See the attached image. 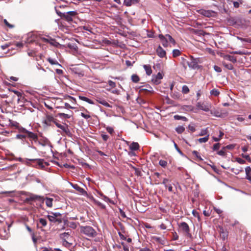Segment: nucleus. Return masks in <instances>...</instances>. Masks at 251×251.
I'll return each instance as SVG.
<instances>
[{
  "instance_id": "1",
  "label": "nucleus",
  "mask_w": 251,
  "mask_h": 251,
  "mask_svg": "<svg viewBox=\"0 0 251 251\" xmlns=\"http://www.w3.org/2000/svg\"><path fill=\"white\" fill-rule=\"evenodd\" d=\"M158 37L162 45L164 47H167L169 46V43H172L173 45H175L176 44L175 40L169 34H166L165 35L159 34Z\"/></svg>"
},
{
  "instance_id": "2",
  "label": "nucleus",
  "mask_w": 251,
  "mask_h": 251,
  "mask_svg": "<svg viewBox=\"0 0 251 251\" xmlns=\"http://www.w3.org/2000/svg\"><path fill=\"white\" fill-rule=\"evenodd\" d=\"M80 232L89 237H95L97 234L96 231L90 226H81Z\"/></svg>"
},
{
  "instance_id": "3",
  "label": "nucleus",
  "mask_w": 251,
  "mask_h": 251,
  "mask_svg": "<svg viewBox=\"0 0 251 251\" xmlns=\"http://www.w3.org/2000/svg\"><path fill=\"white\" fill-rule=\"evenodd\" d=\"M182 64L185 70L187 68L186 65H187L191 69H195L198 67L197 60L192 56H191L190 58L188 60L184 59Z\"/></svg>"
},
{
  "instance_id": "4",
  "label": "nucleus",
  "mask_w": 251,
  "mask_h": 251,
  "mask_svg": "<svg viewBox=\"0 0 251 251\" xmlns=\"http://www.w3.org/2000/svg\"><path fill=\"white\" fill-rule=\"evenodd\" d=\"M77 14V12L75 11H72L63 13L62 19L70 22L73 21V18Z\"/></svg>"
},
{
  "instance_id": "5",
  "label": "nucleus",
  "mask_w": 251,
  "mask_h": 251,
  "mask_svg": "<svg viewBox=\"0 0 251 251\" xmlns=\"http://www.w3.org/2000/svg\"><path fill=\"white\" fill-rule=\"evenodd\" d=\"M197 107L204 111L208 112L211 108V104L209 102H199L197 103Z\"/></svg>"
},
{
  "instance_id": "6",
  "label": "nucleus",
  "mask_w": 251,
  "mask_h": 251,
  "mask_svg": "<svg viewBox=\"0 0 251 251\" xmlns=\"http://www.w3.org/2000/svg\"><path fill=\"white\" fill-rule=\"evenodd\" d=\"M55 125L56 126L61 129L62 131L67 135L70 136L71 135V133L70 132V129L68 128V126L66 124L61 125L58 123L57 122H55Z\"/></svg>"
},
{
  "instance_id": "7",
  "label": "nucleus",
  "mask_w": 251,
  "mask_h": 251,
  "mask_svg": "<svg viewBox=\"0 0 251 251\" xmlns=\"http://www.w3.org/2000/svg\"><path fill=\"white\" fill-rule=\"evenodd\" d=\"M179 227L180 230L184 233L185 235H190V229L188 225L185 222L181 223Z\"/></svg>"
},
{
  "instance_id": "8",
  "label": "nucleus",
  "mask_w": 251,
  "mask_h": 251,
  "mask_svg": "<svg viewBox=\"0 0 251 251\" xmlns=\"http://www.w3.org/2000/svg\"><path fill=\"white\" fill-rule=\"evenodd\" d=\"M199 13L206 17H213L215 15V12L212 10H205V9H200L199 11Z\"/></svg>"
},
{
  "instance_id": "9",
  "label": "nucleus",
  "mask_w": 251,
  "mask_h": 251,
  "mask_svg": "<svg viewBox=\"0 0 251 251\" xmlns=\"http://www.w3.org/2000/svg\"><path fill=\"white\" fill-rule=\"evenodd\" d=\"M162 74L159 72L156 75H152L151 81L153 84L155 85H158L160 83V80L161 79H162Z\"/></svg>"
},
{
  "instance_id": "10",
  "label": "nucleus",
  "mask_w": 251,
  "mask_h": 251,
  "mask_svg": "<svg viewBox=\"0 0 251 251\" xmlns=\"http://www.w3.org/2000/svg\"><path fill=\"white\" fill-rule=\"evenodd\" d=\"M61 215L59 213H53L52 212L50 215L47 216L49 220L51 222H56L57 221H61L60 220H58L57 218L61 217Z\"/></svg>"
},
{
  "instance_id": "11",
  "label": "nucleus",
  "mask_w": 251,
  "mask_h": 251,
  "mask_svg": "<svg viewBox=\"0 0 251 251\" xmlns=\"http://www.w3.org/2000/svg\"><path fill=\"white\" fill-rule=\"evenodd\" d=\"M38 201L43 203L44 201V198L38 195H31L29 198L26 199V201Z\"/></svg>"
},
{
  "instance_id": "12",
  "label": "nucleus",
  "mask_w": 251,
  "mask_h": 251,
  "mask_svg": "<svg viewBox=\"0 0 251 251\" xmlns=\"http://www.w3.org/2000/svg\"><path fill=\"white\" fill-rule=\"evenodd\" d=\"M56 122V119H55L54 117L51 115H49L46 116V118L44 120V123L48 126H50L51 122H53V123L55 124V122Z\"/></svg>"
},
{
  "instance_id": "13",
  "label": "nucleus",
  "mask_w": 251,
  "mask_h": 251,
  "mask_svg": "<svg viewBox=\"0 0 251 251\" xmlns=\"http://www.w3.org/2000/svg\"><path fill=\"white\" fill-rule=\"evenodd\" d=\"M139 92L140 93H144V92H150L152 93L153 92L152 88L149 85H146L145 86H141L140 88Z\"/></svg>"
},
{
  "instance_id": "14",
  "label": "nucleus",
  "mask_w": 251,
  "mask_h": 251,
  "mask_svg": "<svg viewBox=\"0 0 251 251\" xmlns=\"http://www.w3.org/2000/svg\"><path fill=\"white\" fill-rule=\"evenodd\" d=\"M29 160L32 162L36 161L37 165L41 168H44L45 167V164H46V162L41 159H31Z\"/></svg>"
},
{
  "instance_id": "15",
  "label": "nucleus",
  "mask_w": 251,
  "mask_h": 251,
  "mask_svg": "<svg viewBox=\"0 0 251 251\" xmlns=\"http://www.w3.org/2000/svg\"><path fill=\"white\" fill-rule=\"evenodd\" d=\"M157 54L160 57H164L166 56V51L159 46L156 50Z\"/></svg>"
},
{
  "instance_id": "16",
  "label": "nucleus",
  "mask_w": 251,
  "mask_h": 251,
  "mask_svg": "<svg viewBox=\"0 0 251 251\" xmlns=\"http://www.w3.org/2000/svg\"><path fill=\"white\" fill-rule=\"evenodd\" d=\"M70 184L75 189L77 190L81 194L85 195L86 193V191L83 188L79 187L77 184H74L72 183H71Z\"/></svg>"
},
{
  "instance_id": "17",
  "label": "nucleus",
  "mask_w": 251,
  "mask_h": 251,
  "mask_svg": "<svg viewBox=\"0 0 251 251\" xmlns=\"http://www.w3.org/2000/svg\"><path fill=\"white\" fill-rule=\"evenodd\" d=\"M246 179H248L251 183V168L248 166L245 168Z\"/></svg>"
},
{
  "instance_id": "18",
  "label": "nucleus",
  "mask_w": 251,
  "mask_h": 251,
  "mask_svg": "<svg viewBox=\"0 0 251 251\" xmlns=\"http://www.w3.org/2000/svg\"><path fill=\"white\" fill-rule=\"evenodd\" d=\"M138 2V0H124V4L126 6H130Z\"/></svg>"
},
{
  "instance_id": "19",
  "label": "nucleus",
  "mask_w": 251,
  "mask_h": 251,
  "mask_svg": "<svg viewBox=\"0 0 251 251\" xmlns=\"http://www.w3.org/2000/svg\"><path fill=\"white\" fill-rule=\"evenodd\" d=\"M53 199L52 198L46 197L44 198V201L46 202V204L47 207L51 208L52 206V202Z\"/></svg>"
},
{
  "instance_id": "20",
  "label": "nucleus",
  "mask_w": 251,
  "mask_h": 251,
  "mask_svg": "<svg viewBox=\"0 0 251 251\" xmlns=\"http://www.w3.org/2000/svg\"><path fill=\"white\" fill-rule=\"evenodd\" d=\"M27 137H28L31 140L36 141L37 140L38 137L37 135L34 133L33 132L28 131V132L26 133Z\"/></svg>"
},
{
  "instance_id": "21",
  "label": "nucleus",
  "mask_w": 251,
  "mask_h": 251,
  "mask_svg": "<svg viewBox=\"0 0 251 251\" xmlns=\"http://www.w3.org/2000/svg\"><path fill=\"white\" fill-rule=\"evenodd\" d=\"M143 68L148 75H150L152 74V70L150 65H143Z\"/></svg>"
},
{
  "instance_id": "22",
  "label": "nucleus",
  "mask_w": 251,
  "mask_h": 251,
  "mask_svg": "<svg viewBox=\"0 0 251 251\" xmlns=\"http://www.w3.org/2000/svg\"><path fill=\"white\" fill-rule=\"evenodd\" d=\"M130 149L133 151H136L139 149V145L138 143L133 142L129 146Z\"/></svg>"
},
{
  "instance_id": "23",
  "label": "nucleus",
  "mask_w": 251,
  "mask_h": 251,
  "mask_svg": "<svg viewBox=\"0 0 251 251\" xmlns=\"http://www.w3.org/2000/svg\"><path fill=\"white\" fill-rule=\"evenodd\" d=\"M225 58L229 61H231L233 63H235L237 61L236 58L234 56H231L230 55H227L225 56Z\"/></svg>"
},
{
  "instance_id": "24",
  "label": "nucleus",
  "mask_w": 251,
  "mask_h": 251,
  "mask_svg": "<svg viewBox=\"0 0 251 251\" xmlns=\"http://www.w3.org/2000/svg\"><path fill=\"white\" fill-rule=\"evenodd\" d=\"M47 61H49V62L51 65H55L61 66V65L58 62V61L54 59H52L50 57H48L47 58Z\"/></svg>"
},
{
  "instance_id": "25",
  "label": "nucleus",
  "mask_w": 251,
  "mask_h": 251,
  "mask_svg": "<svg viewBox=\"0 0 251 251\" xmlns=\"http://www.w3.org/2000/svg\"><path fill=\"white\" fill-rule=\"evenodd\" d=\"M174 118L176 120H182L183 121H188V119L186 117H185L184 116L178 115H175L174 116Z\"/></svg>"
},
{
  "instance_id": "26",
  "label": "nucleus",
  "mask_w": 251,
  "mask_h": 251,
  "mask_svg": "<svg viewBox=\"0 0 251 251\" xmlns=\"http://www.w3.org/2000/svg\"><path fill=\"white\" fill-rule=\"evenodd\" d=\"M57 116L60 118L62 119H69L71 117V116L67 114H65L63 113H59L57 114Z\"/></svg>"
},
{
  "instance_id": "27",
  "label": "nucleus",
  "mask_w": 251,
  "mask_h": 251,
  "mask_svg": "<svg viewBox=\"0 0 251 251\" xmlns=\"http://www.w3.org/2000/svg\"><path fill=\"white\" fill-rule=\"evenodd\" d=\"M208 139H209V135L208 134V135H207V136H206L204 137L199 138V139H198V141L200 143H206V142H207Z\"/></svg>"
},
{
  "instance_id": "28",
  "label": "nucleus",
  "mask_w": 251,
  "mask_h": 251,
  "mask_svg": "<svg viewBox=\"0 0 251 251\" xmlns=\"http://www.w3.org/2000/svg\"><path fill=\"white\" fill-rule=\"evenodd\" d=\"M131 80L134 83H137L139 81L140 78L138 75L133 74L131 75Z\"/></svg>"
},
{
  "instance_id": "29",
  "label": "nucleus",
  "mask_w": 251,
  "mask_h": 251,
  "mask_svg": "<svg viewBox=\"0 0 251 251\" xmlns=\"http://www.w3.org/2000/svg\"><path fill=\"white\" fill-rule=\"evenodd\" d=\"M231 171L234 174L237 175L239 174L240 172H243V170L242 167H239V168H233L231 169Z\"/></svg>"
},
{
  "instance_id": "30",
  "label": "nucleus",
  "mask_w": 251,
  "mask_h": 251,
  "mask_svg": "<svg viewBox=\"0 0 251 251\" xmlns=\"http://www.w3.org/2000/svg\"><path fill=\"white\" fill-rule=\"evenodd\" d=\"M38 224H40L42 226L45 227L47 225V221L46 219L44 218H40L39 220Z\"/></svg>"
},
{
  "instance_id": "31",
  "label": "nucleus",
  "mask_w": 251,
  "mask_h": 251,
  "mask_svg": "<svg viewBox=\"0 0 251 251\" xmlns=\"http://www.w3.org/2000/svg\"><path fill=\"white\" fill-rule=\"evenodd\" d=\"M185 128L183 126H178L176 128V131L178 133L181 134L184 132Z\"/></svg>"
},
{
  "instance_id": "32",
  "label": "nucleus",
  "mask_w": 251,
  "mask_h": 251,
  "mask_svg": "<svg viewBox=\"0 0 251 251\" xmlns=\"http://www.w3.org/2000/svg\"><path fill=\"white\" fill-rule=\"evenodd\" d=\"M237 38L241 41L242 42H247V43H251V38H243L242 37H237Z\"/></svg>"
},
{
  "instance_id": "33",
  "label": "nucleus",
  "mask_w": 251,
  "mask_h": 251,
  "mask_svg": "<svg viewBox=\"0 0 251 251\" xmlns=\"http://www.w3.org/2000/svg\"><path fill=\"white\" fill-rule=\"evenodd\" d=\"M18 129L19 131V132L21 133H24V134H26L28 132V130H26L25 128L23 127H21V126H18Z\"/></svg>"
},
{
  "instance_id": "34",
  "label": "nucleus",
  "mask_w": 251,
  "mask_h": 251,
  "mask_svg": "<svg viewBox=\"0 0 251 251\" xmlns=\"http://www.w3.org/2000/svg\"><path fill=\"white\" fill-rule=\"evenodd\" d=\"M224 133L222 132V131H220V135H219V137H213V139L214 141L215 142H218L219 141V140H220V139L222 138V137H223V136L224 135Z\"/></svg>"
},
{
  "instance_id": "35",
  "label": "nucleus",
  "mask_w": 251,
  "mask_h": 251,
  "mask_svg": "<svg viewBox=\"0 0 251 251\" xmlns=\"http://www.w3.org/2000/svg\"><path fill=\"white\" fill-rule=\"evenodd\" d=\"M49 43L54 47H57L59 45L58 43H57L54 39L51 38H50V41Z\"/></svg>"
},
{
  "instance_id": "36",
  "label": "nucleus",
  "mask_w": 251,
  "mask_h": 251,
  "mask_svg": "<svg viewBox=\"0 0 251 251\" xmlns=\"http://www.w3.org/2000/svg\"><path fill=\"white\" fill-rule=\"evenodd\" d=\"M152 239L161 244H163V241L159 237L153 236L152 237Z\"/></svg>"
},
{
  "instance_id": "37",
  "label": "nucleus",
  "mask_w": 251,
  "mask_h": 251,
  "mask_svg": "<svg viewBox=\"0 0 251 251\" xmlns=\"http://www.w3.org/2000/svg\"><path fill=\"white\" fill-rule=\"evenodd\" d=\"M182 92L184 94L188 93L189 92V89L188 87L186 85H184L182 87Z\"/></svg>"
},
{
  "instance_id": "38",
  "label": "nucleus",
  "mask_w": 251,
  "mask_h": 251,
  "mask_svg": "<svg viewBox=\"0 0 251 251\" xmlns=\"http://www.w3.org/2000/svg\"><path fill=\"white\" fill-rule=\"evenodd\" d=\"M64 105H65V106L64 107L65 108H67V109H74V107L71 106L69 103H68L67 102L65 103ZM63 107V106H57L56 108H61Z\"/></svg>"
},
{
  "instance_id": "39",
  "label": "nucleus",
  "mask_w": 251,
  "mask_h": 251,
  "mask_svg": "<svg viewBox=\"0 0 251 251\" xmlns=\"http://www.w3.org/2000/svg\"><path fill=\"white\" fill-rule=\"evenodd\" d=\"M159 165L162 167H166L167 165V162L164 160H160L159 162Z\"/></svg>"
},
{
  "instance_id": "40",
  "label": "nucleus",
  "mask_w": 251,
  "mask_h": 251,
  "mask_svg": "<svg viewBox=\"0 0 251 251\" xmlns=\"http://www.w3.org/2000/svg\"><path fill=\"white\" fill-rule=\"evenodd\" d=\"M180 54V51L178 50H174L173 51V56L174 57H176Z\"/></svg>"
},
{
  "instance_id": "41",
  "label": "nucleus",
  "mask_w": 251,
  "mask_h": 251,
  "mask_svg": "<svg viewBox=\"0 0 251 251\" xmlns=\"http://www.w3.org/2000/svg\"><path fill=\"white\" fill-rule=\"evenodd\" d=\"M96 100L99 103L102 104L103 102H104L105 100L99 97H96Z\"/></svg>"
},
{
  "instance_id": "42",
  "label": "nucleus",
  "mask_w": 251,
  "mask_h": 251,
  "mask_svg": "<svg viewBox=\"0 0 251 251\" xmlns=\"http://www.w3.org/2000/svg\"><path fill=\"white\" fill-rule=\"evenodd\" d=\"M16 137L18 139H23L27 137V135L24 133H21L16 135Z\"/></svg>"
},
{
  "instance_id": "43",
  "label": "nucleus",
  "mask_w": 251,
  "mask_h": 251,
  "mask_svg": "<svg viewBox=\"0 0 251 251\" xmlns=\"http://www.w3.org/2000/svg\"><path fill=\"white\" fill-rule=\"evenodd\" d=\"M223 65L228 70H232L233 68V66L231 64H226V63L224 62Z\"/></svg>"
},
{
  "instance_id": "44",
  "label": "nucleus",
  "mask_w": 251,
  "mask_h": 251,
  "mask_svg": "<svg viewBox=\"0 0 251 251\" xmlns=\"http://www.w3.org/2000/svg\"><path fill=\"white\" fill-rule=\"evenodd\" d=\"M219 93H220L217 90H216V89H213L210 92V94L212 95H214L215 96H218Z\"/></svg>"
},
{
  "instance_id": "45",
  "label": "nucleus",
  "mask_w": 251,
  "mask_h": 251,
  "mask_svg": "<svg viewBox=\"0 0 251 251\" xmlns=\"http://www.w3.org/2000/svg\"><path fill=\"white\" fill-rule=\"evenodd\" d=\"M107 131L110 134H112L114 132V130L112 127L107 126L106 127Z\"/></svg>"
},
{
  "instance_id": "46",
  "label": "nucleus",
  "mask_w": 251,
  "mask_h": 251,
  "mask_svg": "<svg viewBox=\"0 0 251 251\" xmlns=\"http://www.w3.org/2000/svg\"><path fill=\"white\" fill-rule=\"evenodd\" d=\"M207 134V128L202 129L199 133L200 136H204Z\"/></svg>"
},
{
  "instance_id": "47",
  "label": "nucleus",
  "mask_w": 251,
  "mask_h": 251,
  "mask_svg": "<svg viewBox=\"0 0 251 251\" xmlns=\"http://www.w3.org/2000/svg\"><path fill=\"white\" fill-rule=\"evenodd\" d=\"M188 129L190 130L192 132H193L195 131V127L194 124H190L188 126Z\"/></svg>"
},
{
  "instance_id": "48",
  "label": "nucleus",
  "mask_w": 251,
  "mask_h": 251,
  "mask_svg": "<svg viewBox=\"0 0 251 251\" xmlns=\"http://www.w3.org/2000/svg\"><path fill=\"white\" fill-rule=\"evenodd\" d=\"M196 34L199 35H202L204 36L205 34V32L202 30H197L195 31Z\"/></svg>"
},
{
  "instance_id": "49",
  "label": "nucleus",
  "mask_w": 251,
  "mask_h": 251,
  "mask_svg": "<svg viewBox=\"0 0 251 251\" xmlns=\"http://www.w3.org/2000/svg\"><path fill=\"white\" fill-rule=\"evenodd\" d=\"M100 195L101 196V199L105 201L108 202L110 201V199L108 197L103 195L102 194L100 193Z\"/></svg>"
},
{
  "instance_id": "50",
  "label": "nucleus",
  "mask_w": 251,
  "mask_h": 251,
  "mask_svg": "<svg viewBox=\"0 0 251 251\" xmlns=\"http://www.w3.org/2000/svg\"><path fill=\"white\" fill-rule=\"evenodd\" d=\"M108 84L111 88H115L116 87L115 82L112 81V80H109L108 81Z\"/></svg>"
},
{
  "instance_id": "51",
  "label": "nucleus",
  "mask_w": 251,
  "mask_h": 251,
  "mask_svg": "<svg viewBox=\"0 0 251 251\" xmlns=\"http://www.w3.org/2000/svg\"><path fill=\"white\" fill-rule=\"evenodd\" d=\"M4 23L5 24V25H6L8 27H9V28H12L13 27H14V25H12L11 24H10L6 20V19H4Z\"/></svg>"
},
{
  "instance_id": "52",
  "label": "nucleus",
  "mask_w": 251,
  "mask_h": 251,
  "mask_svg": "<svg viewBox=\"0 0 251 251\" xmlns=\"http://www.w3.org/2000/svg\"><path fill=\"white\" fill-rule=\"evenodd\" d=\"M81 116L85 118V119H88L90 118L91 116L89 114H85L84 113H81Z\"/></svg>"
},
{
  "instance_id": "53",
  "label": "nucleus",
  "mask_w": 251,
  "mask_h": 251,
  "mask_svg": "<svg viewBox=\"0 0 251 251\" xmlns=\"http://www.w3.org/2000/svg\"><path fill=\"white\" fill-rule=\"evenodd\" d=\"M192 213H193V215H194V216L198 218L199 221L200 220V217L199 214L198 212L196 211L195 210H193L192 212Z\"/></svg>"
},
{
  "instance_id": "54",
  "label": "nucleus",
  "mask_w": 251,
  "mask_h": 251,
  "mask_svg": "<svg viewBox=\"0 0 251 251\" xmlns=\"http://www.w3.org/2000/svg\"><path fill=\"white\" fill-rule=\"evenodd\" d=\"M101 136L104 141H106L109 138V136L105 134H101Z\"/></svg>"
},
{
  "instance_id": "55",
  "label": "nucleus",
  "mask_w": 251,
  "mask_h": 251,
  "mask_svg": "<svg viewBox=\"0 0 251 251\" xmlns=\"http://www.w3.org/2000/svg\"><path fill=\"white\" fill-rule=\"evenodd\" d=\"M220 147V144L219 143L215 144L213 145V150L216 151L219 149Z\"/></svg>"
},
{
  "instance_id": "56",
  "label": "nucleus",
  "mask_w": 251,
  "mask_h": 251,
  "mask_svg": "<svg viewBox=\"0 0 251 251\" xmlns=\"http://www.w3.org/2000/svg\"><path fill=\"white\" fill-rule=\"evenodd\" d=\"M214 69L216 72H217L218 73H220L222 72V69H221V68L216 65H215L214 66Z\"/></svg>"
},
{
  "instance_id": "57",
  "label": "nucleus",
  "mask_w": 251,
  "mask_h": 251,
  "mask_svg": "<svg viewBox=\"0 0 251 251\" xmlns=\"http://www.w3.org/2000/svg\"><path fill=\"white\" fill-rule=\"evenodd\" d=\"M236 161H237L239 163H240V164H245V162H246V161H245L244 160H243V159H241V158H237L236 159Z\"/></svg>"
},
{
  "instance_id": "58",
  "label": "nucleus",
  "mask_w": 251,
  "mask_h": 251,
  "mask_svg": "<svg viewBox=\"0 0 251 251\" xmlns=\"http://www.w3.org/2000/svg\"><path fill=\"white\" fill-rule=\"evenodd\" d=\"M39 251H51V250L46 247H42L39 249Z\"/></svg>"
},
{
  "instance_id": "59",
  "label": "nucleus",
  "mask_w": 251,
  "mask_h": 251,
  "mask_svg": "<svg viewBox=\"0 0 251 251\" xmlns=\"http://www.w3.org/2000/svg\"><path fill=\"white\" fill-rule=\"evenodd\" d=\"M193 154L195 155L198 158H199L200 160H202V158L199 155V153L197 151H194L193 152Z\"/></svg>"
},
{
  "instance_id": "60",
  "label": "nucleus",
  "mask_w": 251,
  "mask_h": 251,
  "mask_svg": "<svg viewBox=\"0 0 251 251\" xmlns=\"http://www.w3.org/2000/svg\"><path fill=\"white\" fill-rule=\"evenodd\" d=\"M103 106H105V107H109V108H111L112 107V106L111 105H110L107 101L106 100H105L104 102H103L102 104Z\"/></svg>"
},
{
  "instance_id": "61",
  "label": "nucleus",
  "mask_w": 251,
  "mask_h": 251,
  "mask_svg": "<svg viewBox=\"0 0 251 251\" xmlns=\"http://www.w3.org/2000/svg\"><path fill=\"white\" fill-rule=\"evenodd\" d=\"M103 106H105V107H109V108H111L112 107V106L111 105H110L107 101L106 100H105L104 102H103L102 104Z\"/></svg>"
},
{
  "instance_id": "62",
  "label": "nucleus",
  "mask_w": 251,
  "mask_h": 251,
  "mask_svg": "<svg viewBox=\"0 0 251 251\" xmlns=\"http://www.w3.org/2000/svg\"><path fill=\"white\" fill-rule=\"evenodd\" d=\"M169 182V179L167 178H164L163 180L162 183L165 185V187L167 188V183Z\"/></svg>"
},
{
  "instance_id": "63",
  "label": "nucleus",
  "mask_w": 251,
  "mask_h": 251,
  "mask_svg": "<svg viewBox=\"0 0 251 251\" xmlns=\"http://www.w3.org/2000/svg\"><path fill=\"white\" fill-rule=\"evenodd\" d=\"M96 203H97V204L98 205L100 206L101 208H102L103 209H104L105 208V205L104 204H103L102 203H101L100 202V201H96Z\"/></svg>"
},
{
  "instance_id": "64",
  "label": "nucleus",
  "mask_w": 251,
  "mask_h": 251,
  "mask_svg": "<svg viewBox=\"0 0 251 251\" xmlns=\"http://www.w3.org/2000/svg\"><path fill=\"white\" fill-rule=\"evenodd\" d=\"M214 210L218 214H220L221 213H222V210L219 208L214 207Z\"/></svg>"
}]
</instances>
